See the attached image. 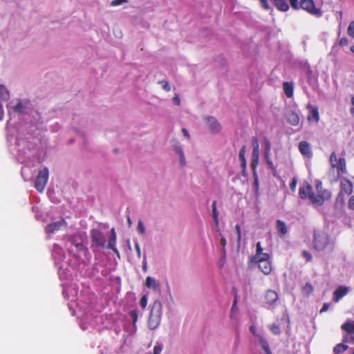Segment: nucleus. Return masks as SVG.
<instances>
[{"label":"nucleus","mask_w":354,"mask_h":354,"mask_svg":"<svg viewBox=\"0 0 354 354\" xmlns=\"http://www.w3.org/2000/svg\"><path fill=\"white\" fill-rule=\"evenodd\" d=\"M351 103H352L353 106H354V96L351 99Z\"/></svg>","instance_id":"0e129e2a"},{"label":"nucleus","mask_w":354,"mask_h":354,"mask_svg":"<svg viewBox=\"0 0 354 354\" xmlns=\"http://www.w3.org/2000/svg\"><path fill=\"white\" fill-rule=\"evenodd\" d=\"M179 157H180V163L181 166H185L186 161H185V157L184 156V153L180 154Z\"/></svg>","instance_id":"8fccbe9b"},{"label":"nucleus","mask_w":354,"mask_h":354,"mask_svg":"<svg viewBox=\"0 0 354 354\" xmlns=\"http://www.w3.org/2000/svg\"><path fill=\"white\" fill-rule=\"evenodd\" d=\"M269 165V167H270V168L271 169L274 170V169H275V168H274V166L273 162H269V165Z\"/></svg>","instance_id":"052dcab7"},{"label":"nucleus","mask_w":354,"mask_h":354,"mask_svg":"<svg viewBox=\"0 0 354 354\" xmlns=\"http://www.w3.org/2000/svg\"><path fill=\"white\" fill-rule=\"evenodd\" d=\"M287 120L290 124L297 126L299 124L300 119L297 113L292 111L288 114Z\"/></svg>","instance_id":"b1692460"},{"label":"nucleus","mask_w":354,"mask_h":354,"mask_svg":"<svg viewBox=\"0 0 354 354\" xmlns=\"http://www.w3.org/2000/svg\"><path fill=\"white\" fill-rule=\"evenodd\" d=\"M347 33L348 36L354 38V21H351L348 27Z\"/></svg>","instance_id":"473e14b6"},{"label":"nucleus","mask_w":354,"mask_h":354,"mask_svg":"<svg viewBox=\"0 0 354 354\" xmlns=\"http://www.w3.org/2000/svg\"><path fill=\"white\" fill-rule=\"evenodd\" d=\"M159 84H160L162 86V88L166 91H169L171 90V87H170V85L169 84V82L166 80H162L159 82Z\"/></svg>","instance_id":"c9c22d12"},{"label":"nucleus","mask_w":354,"mask_h":354,"mask_svg":"<svg viewBox=\"0 0 354 354\" xmlns=\"http://www.w3.org/2000/svg\"><path fill=\"white\" fill-rule=\"evenodd\" d=\"M129 315L132 318L133 325L136 326L137 320H138V310L134 309L129 312Z\"/></svg>","instance_id":"2f4dec72"},{"label":"nucleus","mask_w":354,"mask_h":354,"mask_svg":"<svg viewBox=\"0 0 354 354\" xmlns=\"http://www.w3.org/2000/svg\"><path fill=\"white\" fill-rule=\"evenodd\" d=\"M162 303L159 300L153 302L148 319V326L151 330L156 329L160 324L162 315Z\"/></svg>","instance_id":"7ed1b4c3"},{"label":"nucleus","mask_w":354,"mask_h":354,"mask_svg":"<svg viewBox=\"0 0 354 354\" xmlns=\"http://www.w3.org/2000/svg\"><path fill=\"white\" fill-rule=\"evenodd\" d=\"M289 2L290 7L295 10L301 9L317 17L322 15V10L316 7L314 0H289Z\"/></svg>","instance_id":"f03ea898"},{"label":"nucleus","mask_w":354,"mask_h":354,"mask_svg":"<svg viewBox=\"0 0 354 354\" xmlns=\"http://www.w3.org/2000/svg\"><path fill=\"white\" fill-rule=\"evenodd\" d=\"M216 201H214L212 204V216L214 218V221L216 226L218 225V212L216 208Z\"/></svg>","instance_id":"c85d7f7f"},{"label":"nucleus","mask_w":354,"mask_h":354,"mask_svg":"<svg viewBox=\"0 0 354 354\" xmlns=\"http://www.w3.org/2000/svg\"><path fill=\"white\" fill-rule=\"evenodd\" d=\"M254 187L255 188V192H258L259 189V178L257 175L256 174L255 170L254 171Z\"/></svg>","instance_id":"e433bc0d"},{"label":"nucleus","mask_w":354,"mask_h":354,"mask_svg":"<svg viewBox=\"0 0 354 354\" xmlns=\"http://www.w3.org/2000/svg\"><path fill=\"white\" fill-rule=\"evenodd\" d=\"M259 344L263 349L265 354H272L268 342L262 336H259Z\"/></svg>","instance_id":"cd10ccee"},{"label":"nucleus","mask_w":354,"mask_h":354,"mask_svg":"<svg viewBox=\"0 0 354 354\" xmlns=\"http://www.w3.org/2000/svg\"><path fill=\"white\" fill-rule=\"evenodd\" d=\"M329 161L332 168L337 170V178H339L341 174H346L348 173L346 159L344 158H337V154L335 151L331 153Z\"/></svg>","instance_id":"20e7f679"},{"label":"nucleus","mask_w":354,"mask_h":354,"mask_svg":"<svg viewBox=\"0 0 354 354\" xmlns=\"http://www.w3.org/2000/svg\"><path fill=\"white\" fill-rule=\"evenodd\" d=\"M342 342L343 343L338 344L334 347L333 351L335 354L342 353L348 349V346L345 344L348 342V335L343 336Z\"/></svg>","instance_id":"6ab92c4d"},{"label":"nucleus","mask_w":354,"mask_h":354,"mask_svg":"<svg viewBox=\"0 0 354 354\" xmlns=\"http://www.w3.org/2000/svg\"><path fill=\"white\" fill-rule=\"evenodd\" d=\"M173 102L175 104L179 105L180 103V99L178 95H176L173 97Z\"/></svg>","instance_id":"603ef678"},{"label":"nucleus","mask_w":354,"mask_h":354,"mask_svg":"<svg viewBox=\"0 0 354 354\" xmlns=\"http://www.w3.org/2000/svg\"><path fill=\"white\" fill-rule=\"evenodd\" d=\"M48 180V169L46 167L39 171L37 176L35 187L39 192H42Z\"/></svg>","instance_id":"0eeeda50"},{"label":"nucleus","mask_w":354,"mask_h":354,"mask_svg":"<svg viewBox=\"0 0 354 354\" xmlns=\"http://www.w3.org/2000/svg\"><path fill=\"white\" fill-rule=\"evenodd\" d=\"M297 180L296 178H293L291 183H290V188L292 192H295Z\"/></svg>","instance_id":"ea45409f"},{"label":"nucleus","mask_w":354,"mask_h":354,"mask_svg":"<svg viewBox=\"0 0 354 354\" xmlns=\"http://www.w3.org/2000/svg\"><path fill=\"white\" fill-rule=\"evenodd\" d=\"M299 151L304 156L311 158L313 156L310 145L306 141H301L299 144Z\"/></svg>","instance_id":"ddd939ff"},{"label":"nucleus","mask_w":354,"mask_h":354,"mask_svg":"<svg viewBox=\"0 0 354 354\" xmlns=\"http://www.w3.org/2000/svg\"><path fill=\"white\" fill-rule=\"evenodd\" d=\"M75 247H76L79 250H82V248H83V247H84V246H83V244H82V243H76V244H75Z\"/></svg>","instance_id":"bf43d9fd"},{"label":"nucleus","mask_w":354,"mask_h":354,"mask_svg":"<svg viewBox=\"0 0 354 354\" xmlns=\"http://www.w3.org/2000/svg\"><path fill=\"white\" fill-rule=\"evenodd\" d=\"M227 244V241L225 237H222L221 239V245L222 246V252L224 255H225V246Z\"/></svg>","instance_id":"a19ab883"},{"label":"nucleus","mask_w":354,"mask_h":354,"mask_svg":"<svg viewBox=\"0 0 354 354\" xmlns=\"http://www.w3.org/2000/svg\"><path fill=\"white\" fill-rule=\"evenodd\" d=\"M308 120L309 121H314L315 122H318L319 120V115L317 108H314L311 110V111L308 115Z\"/></svg>","instance_id":"a878e982"},{"label":"nucleus","mask_w":354,"mask_h":354,"mask_svg":"<svg viewBox=\"0 0 354 354\" xmlns=\"http://www.w3.org/2000/svg\"><path fill=\"white\" fill-rule=\"evenodd\" d=\"M174 150L179 156L180 154L183 153V151L180 146H175Z\"/></svg>","instance_id":"864d4df0"},{"label":"nucleus","mask_w":354,"mask_h":354,"mask_svg":"<svg viewBox=\"0 0 354 354\" xmlns=\"http://www.w3.org/2000/svg\"><path fill=\"white\" fill-rule=\"evenodd\" d=\"M276 227L280 236H284L288 232L287 226L283 221L277 220Z\"/></svg>","instance_id":"5701e85b"},{"label":"nucleus","mask_w":354,"mask_h":354,"mask_svg":"<svg viewBox=\"0 0 354 354\" xmlns=\"http://www.w3.org/2000/svg\"><path fill=\"white\" fill-rule=\"evenodd\" d=\"M341 328L349 335H354V321H347L344 322L342 325ZM350 339L354 343V336H351Z\"/></svg>","instance_id":"f3484780"},{"label":"nucleus","mask_w":354,"mask_h":354,"mask_svg":"<svg viewBox=\"0 0 354 354\" xmlns=\"http://www.w3.org/2000/svg\"><path fill=\"white\" fill-rule=\"evenodd\" d=\"M339 197H344V195L350 196L353 192V183L346 177L339 176Z\"/></svg>","instance_id":"423d86ee"},{"label":"nucleus","mask_w":354,"mask_h":354,"mask_svg":"<svg viewBox=\"0 0 354 354\" xmlns=\"http://www.w3.org/2000/svg\"><path fill=\"white\" fill-rule=\"evenodd\" d=\"M351 51L354 53V46L351 47Z\"/></svg>","instance_id":"e2e57ef3"},{"label":"nucleus","mask_w":354,"mask_h":354,"mask_svg":"<svg viewBox=\"0 0 354 354\" xmlns=\"http://www.w3.org/2000/svg\"><path fill=\"white\" fill-rule=\"evenodd\" d=\"M278 299V294L272 290H268L265 294L266 304L271 306Z\"/></svg>","instance_id":"dca6fc26"},{"label":"nucleus","mask_w":354,"mask_h":354,"mask_svg":"<svg viewBox=\"0 0 354 354\" xmlns=\"http://www.w3.org/2000/svg\"><path fill=\"white\" fill-rule=\"evenodd\" d=\"M66 225V221L62 218L58 221L53 222L46 226L45 231L46 233H54L56 231H58L61 229V227L64 225Z\"/></svg>","instance_id":"9b49d317"},{"label":"nucleus","mask_w":354,"mask_h":354,"mask_svg":"<svg viewBox=\"0 0 354 354\" xmlns=\"http://www.w3.org/2000/svg\"><path fill=\"white\" fill-rule=\"evenodd\" d=\"M23 109H24L23 104H22V102H18V103L15 105V108H14V110H15V111H16V112H21V111H22V110H23Z\"/></svg>","instance_id":"c03bdc74"},{"label":"nucleus","mask_w":354,"mask_h":354,"mask_svg":"<svg viewBox=\"0 0 354 354\" xmlns=\"http://www.w3.org/2000/svg\"><path fill=\"white\" fill-rule=\"evenodd\" d=\"M302 256L306 259L307 261H311L313 259L311 254L306 250L302 251Z\"/></svg>","instance_id":"4c0bfd02"},{"label":"nucleus","mask_w":354,"mask_h":354,"mask_svg":"<svg viewBox=\"0 0 354 354\" xmlns=\"http://www.w3.org/2000/svg\"><path fill=\"white\" fill-rule=\"evenodd\" d=\"M350 111L351 115L354 116V106L351 109Z\"/></svg>","instance_id":"680f3d73"},{"label":"nucleus","mask_w":354,"mask_h":354,"mask_svg":"<svg viewBox=\"0 0 354 354\" xmlns=\"http://www.w3.org/2000/svg\"><path fill=\"white\" fill-rule=\"evenodd\" d=\"M126 2H127V0H113L111 1V5L112 6H118Z\"/></svg>","instance_id":"37998d69"},{"label":"nucleus","mask_w":354,"mask_h":354,"mask_svg":"<svg viewBox=\"0 0 354 354\" xmlns=\"http://www.w3.org/2000/svg\"><path fill=\"white\" fill-rule=\"evenodd\" d=\"M315 189L317 194L313 192V187L310 185H306L301 187L299 189V196L301 199L308 198L313 205L322 206L326 201L331 198V192L324 188L322 183L320 180L315 181Z\"/></svg>","instance_id":"f257e3e1"},{"label":"nucleus","mask_w":354,"mask_h":354,"mask_svg":"<svg viewBox=\"0 0 354 354\" xmlns=\"http://www.w3.org/2000/svg\"><path fill=\"white\" fill-rule=\"evenodd\" d=\"M252 143L253 146V151L251 159V167H252L253 171H254L258 165L259 147L258 140L256 137L252 138Z\"/></svg>","instance_id":"1a4fd4ad"},{"label":"nucleus","mask_w":354,"mask_h":354,"mask_svg":"<svg viewBox=\"0 0 354 354\" xmlns=\"http://www.w3.org/2000/svg\"><path fill=\"white\" fill-rule=\"evenodd\" d=\"M182 132H183V135H184L185 137H187V138H189V132H188V131H187L186 129L183 128V129H182Z\"/></svg>","instance_id":"4d7b16f0"},{"label":"nucleus","mask_w":354,"mask_h":354,"mask_svg":"<svg viewBox=\"0 0 354 354\" xmlns=\"http://www.w3.org/2000/svg\"><path fill=\"white\" fill-rule=\"evenodd\" d=\"M235 230H236V232L237 234L238 245H239L240 243H241V226L239 224H236L235 225Z\"/></svg>","instance_id":"72a5a7b5"},{"label":"nucleus","mask_w":354,"mask_h":354,"mask_svg":"<svg viewBox=\"0 0 354 354\" xmlns=\"http://www.w3.org/2000/svg\"><path fill=\"white\" fill-rule=\"evenodd\" d=\"M147 301L148 298L147 295H142L140 301V305L142 308H145L147 305Z\"/></svg>","instance_id":"f704fd0d"},{"label":"nucleus","mask_w":354,"mask_h":354,"mask_svg":"<svg viewBox=\"0 0 354 354\" xmlns=\"http://www.w3.org/2000/svg\"><path fill=\"white\" fill-rule=\"evenodd\" d=\"M314 288L313 285L307 282L302 288H301V293L304 296L308 297L313 292Z\"/></svg>","instance_id":"393cba45"},{"label":"nucleus","mask_w":354,"mask_h":354,"mask_svg":"<svg viewBox=\"0 0 354 354\" xmlns=\"http://www.w3.org/2000/svg\"><path fill=\"white\" fill-rule=\"evenodd\" d=\"M348 207L351 210H354V196H352L348 202Z\"/></svg>","instance_id":"a18cd8bd"},{"label":"nucleus","mask_w":354,"mask_h":354,"mask_svg":"<svg viewBox=\"0 0 354 354\" xmlns=\"http://www.w3.org/2000/svg\"><path fill=\"white\" fill-rule=\"evenodd\" d=\"M270 260V257L268 253L263 252V248L260 242H258L256 245V254L252 257L251 261L252 262L259 261V260Z\"/></svg>","instance_id":"9d476101"},{"label":"nucleus","mask_w":354,"mask_h":354,"mask_svg":"<svg viewBox=\"0 0 354 354\" xmlns=\"http://www.w3.org/2000/svg\"><path fill=\"white\" fill-rule=\"evenodd\" d=\"M348 292V289L344 286H339L333 292V301L338 302L342 297L346 296Z\"/></svg>","instance_id":"2eb2a0df"},{"label":"nucleus","mask_w":354,"mask_h":354,"mask_svg":"<svg viewBox=\"0 0 354 354\" xmlns=\"http://www.w3.org/2000/svg\"><path fill=\"white\" fill-rule=\"evenodd\" d=\"M329 307H330V304H328V303H324L323 304V306L322 308H321L320 310V313H324V312H326L328 309H329Z\"/></svg>","instance_id":"09e8293b"},{"label":"nucleus","mask_w":354,"mask_h":354,"mask_svg":"<svg viewBox=\"0 0 354 354\" xmlns=\"http://www.w3.org/2000/svg\"><path fill=\"white\" fill-rule=\"evenodd\" d=\"M245 146H243L239 151V160L241 161V168H242V174L243 176H244V173L245 172L246 165H247L246 159L245 157Z\"/></svg>","instance_id":"4be33fe9"},{"label":"nucleus","mask_w":354,"mask_h":354,"mask_svg":"<svg viewBox=\"0 0 354 354\" xmlns=\"http://www.w3.org/2000/svg\"><path fill=\"white\" fill-rule=\"evenodd\" d=\"M236 304H237V299L235 298L233 301L232 306V309H231L232 311L235 310V309L236 308Z\"/></svg>","instance_id":"6e6d98bb"},{"label":"nucleus","mask_w":354,"mask_h":354,"mask_svg":"<svg viewBox=\"0 0 354 354\" xmlns=\"http://www.w3.org/2000/svg\"><path fill=\"white\" fill-rule=\"evenodd\" d=\"M269 328L274 335H279L281 333L280 327L277 324H271Z\"/></svg>","instance_id":"7c9ffc66"},{"label":"nucleus","mask_w":354,"mask_h":354,"mask_svg":"<svg viewBox=\"0 0 354 354\" xmlns=\"http://www.w3.org/2000/svg\"><path fill=\"white\" fill-rule=\"evenodd\" d=\"M90 236L93 244L91 248L96 246L100 248L106 247V239L104 233L98 229H93L90 231Z\"/></svg>","instance_id":"39448f33"},{"label":"nucleus","mask_w":354,"mask_h":354,"mask_svg":"<svg viewBox=\"0 0 354 354\" xmlns=\"http://www.w3.org/2000/svg\"><path fill=\"white\" fill-rule=\"evenodd\" d=\"M135 248H136V250L137 252V254H138V258H140V257H141V250H140L139 244L138 243H135Z\"/></svg>","instance_id":"3c124183"},{"label":"nucleus","mask_w":354,"mask_h":354,"mask_svg":"<svg viewBox=\"0 0 354 354\" xmlns=\"http://www.w3.org/2000/svg\"><path fill=\"white\" fill-rule=\"evenodd\" d=\"M250 330L251 331V333H252L253 335H254L257 336V337L259 338V336H260V335L257 334V332H256V327H255L254 326H251L250 327Z\"/></svg>","instance_id":"5fc2aeb1"},{"label":"nucleus","mask_w":354,"mask_h":354,"mask_svg":"<svg viewBox=\"0 0 354 354\" xmlns=\"http://www.w3.org/2000/svg\"><path fill=\"white\" fill-rule=\"evenodd\" d=\"M116 239H117V237H116V233H115V229L112 228L111 230V234L109 236L108 245L106 247L109 249L112 250L114 252V253L119 255V251L115 248Z\"/></svg>","instance_id":"4468645a"},{"label":"nucleus","mask_w":354,"mask_h":354,"mask_svg":"<svg viewBox=\"0 0 354 354\" xmlns=\"http://www.w3.org/2000/svg\"><path fill=\"white\" fill-rule=\"evenodd\" d=\"M145 286L148 288H151L153 290H156L158 288V283L155 279L152 278L151 277H147L146 278L145 281Z\"/></svg>","instance_id":"bb28decb"},{"label":"nucleus","mask_w":354,"mask_h":354,"mask_svg":"<svg viewBox=\"0 0 354 354\" xmlns=\"http://www.w3.org/2000/svg\"><path fill=\"white\" fill-rule=\"evenodd\" d=\"M262 8L265 10H269L270 8L269 3L267 0H260Z\"/></svg>","instance_id":"de8ad7c7"},{"label":"nucleus","mask_w":354,"mask_h":354,"mask_svg":"<svg viewBox=\"0 0 354 354\" xmlns=\"http://www.w3.org/2000/svg\"><path fill=\"white\" fill-rule=\"evenodd\" d=\"M283 89L286 95L290 98L294 94V86L292 82H285L283 83Z\"/></svg>","instance_id":"412c9836"},{"label":"nucleus","mask_w":354,"mask_h":354,"mask_svg":"<svg viewBox=\"0 0 354 354\" xmlns=\"http://www.w3.org/2000/svg\"><path fill=\"white\" fill-rule=\"evenodd\" d=\"M272 1L274 6L279 11L287 12L290 8V4L289 5L286 0H272Z\"/></svg>","instance_id":"aec40b11"},{"label":"nucleus","mask_w":354,"mask_h":354,"mask_svg":"<svg viewBox=\"0 0 354 354\" xmlns=\"http://www.w3.org/2000/svg\"><path fill=\"white\" fill-rule=\"evenodd\" d=\"M265 148V154H270L271 150V143L269 140H266Z\"/></svg>","instance_id":"79ce46f5"},{"label":"nucleus","mask_w":354,"mask_h":354,"mask_svg":"<svg viewBox=\"0 0 354 354\" xmlns=\"http://www.w3.org/2000/svg\"><path fill=\"white\" fill-rule=\"evenodd\" d=\"M137 229H138V231L140 234H145V226L141 221H139Z\"/></svg>","instance_id":"58836bf2"},{"label":"nucleus","mask_w":354,"mask_h":354,"mask_svg":"<svg viewBox=\"0 0 354 354\" xmlns=\"http://www.w3.org/2000/svg\"><path fill=\"white\" fill-rule=\"evenodd\" d=\"M128 223H131V221H130L129 218H128Z\"/></svg>","instance_id":"69168bd1"},{"label":"nucleus","mask_w":354,"mask_h":354,"mask_svg":"<svg viewBox=\"0 0 354 354\" xmlns=\"http://www.w3.org/2000/svg\"><path fill=\"white\" fill-rule=\"evenodd\" d=\"M8 96V92L6 88L0 84V100H6Z\"/></svg>","instance_id":"c756f323"},{"label":"nucleus","mask_w":354,"mask_h":354,"mask_svg":"<svg viewBox=\"0 0 354 354\" xmlns=\"http://www.w3.org/2000/svg\"><path fill=\"white\" fill-rule=\"evenodd\" d=\"M339 44L340 46H346L348 44V40L346 37H342L340 39L339 41Z\"/></svg>","instance_id":"49530a36"},{"label":"nucleus","mask_w":354,"mask_h":354,"mask_svg":"<svg viewBox=\"0 0 354 354\" xmlns=\"http://www.w3.org/2000/svg\"><path fill=\"white\" fill-rule=\"evenodd\" d=\"M266 156V160L268 165H269V162H272V161L270 159V154H265Z\"/></svg>","instance_id":"13d9d810"},{"label":"nucleus","mask_w":354,"mask_h":354,"mask_svg":"<svg viewBox=\"0 0 354 354\" xmlns=\"http://www.w3.org/2000/svg\"><path fill=\"white\" fill-rule=\"evenodd\" d=\"M256 263H258L260 270L266 275L270 274L272 270V265L270 260H259Z\"/></svg>","instance_id":"f8f14e48"},{"label":"nucleus","mask_w":354,"mask_h":354,"mask_svg":"<svg viewBox=\"0 0 354 354\" xmlns=\"http://www.w3.org/2000/svg\"><path fill=\"white\" fill-rule=\"evenodd\" d=\"M328 243V239L325 234H315L313 246L317 250H323Z\"/></svg>","instance_id":"6e6552de"},{"label":"nucleus","mask_w":354,"mask_h":354,"mask_svg":"<svg viewBox=\"0 0 354 354\" xmlns=\"http://www.w3.org/2000/svg\"><path fill=\"white\" fill-rule=\"evenodd\" d=\"M207 122L209 125V129L213 133L219 132L221 129V127L218 121L213 117H208L207 118Z\"/></svg>","instance_id":"a211bd4d"}]
</instances>
